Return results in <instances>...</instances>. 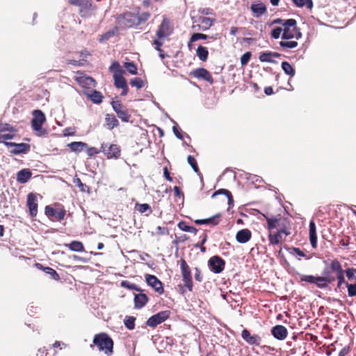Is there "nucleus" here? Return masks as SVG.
Wrapping results in <instances>:
<instances>
[{"label":"nucleus","instance_id":"338daca9","mask_svg":"<svg viewBox=\"0 0 356 356\" xmlns=\"http://www.w3.org/2000/svg\"><path fill=\"white\" fill-rule=\"evenodd\" d=\"M172 131L174 134L176 136V137L179 139H182L183 136L181 133L179 131V129L177 128V125L173 126Z\"/></svg>","mask_w":356,"mask_h":356},{"label":"nucleus","instance_id":"72a5a7b5","mask_svg":"<svg viewBox=\"0 0 356 356\" xmlns=\"http://www.w3.org/2000/svg\"><path fill=\"white\" fill-rule=\"evenodd\" d=\"M196 55L202 61H206L208 58L209 52L206 47L200 45L196 50Z\"/></svg>","mask_w":356,"mask_h":356},{"label":"nucleus","instance_id":"f03ea898","mask_svg":"<svg viewBox=\"0 0 356 356\" xmlns=\"http://www.w3.org/2000/svg\"><path fill=\"white\" fill-rule=\"evenodd\" d=\"M93 343L97 346L100 351H104L108 356L113 354V341L106 333L96 334L93 339Z\"/></svg>","mask_w":356,"mask_h":356},{"label":"nucleus","instance_id":"4468645a","mask_svg":"<svg viewBox=\"0 0 356 356\" xmlns=\"http://www.w3.org/2000/svg\"><path fill=\"white\" fill-rule=\"evenodd\" d=\"M45 214L49 217H54L58 221H61L65 216V210L64 209H56L50 206L45 207Z\"/></svg>","mask_w":356,"mask_h":356},{"label":"nucleus","instance_id":"9b49d317","mask_svg":"<svg viewBox=\"0 0 356 356\" xmlns=\"http://www.w3.org/2000/svg\"><path fill=\"white\" fill-rule=\"evenodd\" d=\"M147 284L151 286L159 294H163L164 289L162 282L155 276L152 275H147L145 277Z\"/></svg>","mask_w":356,"mask_h":356},{"label":"nucleus","instance_id":"4d7b16f0","mask_svg":"<svg viewBox=\"0 0 356 356\" xmlns=\"http://www.w3.org/2000/svg\"><path fill=\"white\" fill-rule=\"evenodd\" d=\"M345 273H346V275L347 277L348 278V280H353L355 279V275L356 273L355 268H347L346 270Z\"/></svg>","mask_w":356,"mask_h":356},{"label":"nucleus","instance_id":"69168bd1","mask_svg":"<svg viewBox=\"0 0 356 356\" xmlns=\"http://www.w3.org/2000/svg\"><path fill=\"white\" fill-rule=\"evenodd\" d=\"M277 232L282 236V234H284L285 236H289L290 234V232L284 227V226L282 225Z\"/></svg>","mask_w":356,"mask_h":356},{"label":"nucleus","instance_id":"473e14b6","mask_svg":"<svg viewBox=\"0 0 356 356\" xmlns=\"http://www.w3.org/2000/svg\"><path fill=\"white\" fill-rule=\"evenodd\" d=\"M284 249L291 255L296 256L299 257H305L307 259H309L310 257H307V255L304 253L303 251H302L298 248H289L287 246L284 247ZM298 259H300V258H298Z\"/></svg>","mask_w":356,"mask_h":356},{"label":"nucleus","instance_id":"864d4df0","mask_svg":"<svg viewBox=\"0 0 356 356\" xmlns=\"http://www.w3.org/2000/svg\"><path fill=\"white\" fill-rule=\"evenodd\" d=\"M187 161H188V164L191 166V168H193V170H194L195 172H196V173L199 172V168H198L197 162L193 156H192L191 155L188 156Z\"/></svg>","mask_w":356,"mask_h":356},{"label":"nucleus","instance_id":"412c9836","mask_svg":"<svg viewBox=\"0 0 356 356\" xmlns=\"http://www.w3.org/2000/svg\"><path fill=\"white\" fill-rule=\"evenodd\" d=\"M251 232L248 229L239 230L236 234V239L240 243H245L251 238Z\"/></svg>","mask_w":356,"mask_h":356},{"label":"nucleus","instance_id":"ea45409f","mask_svg":"<svg viewBox=\"0 0 356 356\" xmlns=\"http://www.w3.org/2000/svg\"><path fill=\"white\" fill-rule=\"evenodd\" d=\"M220 194L225 195L227 196V199H228L229 205V206L230 205H233L234 200H233L232 193L228 190L224 189V188L219 189V190H218L217 191H216L215 193H213L212 197H214L216 195H220Z\"/></svg>","mask_w":356,"mask_h":356},{"label":"nucleus","instance_id":"a18cd8bd","mask_svg":"<svg viewBox=\"0 0 356 356\" xmlns=\"http://www.w3.org/2000/svg\"><path fill=\"white\" fill-rule=\"evenodd\" d=\"M121 286L124 288H126V289H128L130 290H134V291H139V292L142 291L141 289L139 288L136 284L131 283L127 280L122 281Z\"/></svg>","mask_w":356,"mask_h":356},{"label":"nucleus","instance_id":"6ab92c4d","mask_svg":"<svg viewBox=\"0 0 356 356\" xmlns=\"http://www.w3.org/2000/svg\"><path fill=\"white\" fill-rule=\"evenodd\" d=\"M220 218V214H216L210 218L205 219H197L194 222L197 225H209L212 227L219 224Z\"/></svg>","mask_w":356,"mask_h":356},{"label":"nucleus","instance_id":"680f3d73","mask_svg":"<svg viewBox=\"0 0 356 356\" xmlns=\"http://www.w3.org/2000/svg\"><path fill=\"white\" fill-rule=\"evenodd\" d=\"M87 154L88 156L92 157L96 154H98L99 152H101L100 149H97L96 147H88L87 149Z\"/></svg>","mask_w":356,"mask_h":356},{"label":"nucleus","instance_id":"2f4dec72","mask_svg":"<svg viewBox=\"0 0 356 356\" xmlns=\"http://www.w3.org/2000/svg\"><path fill=\"white\" fill-rule=\"evenodd\" d=\"M72 152H81L84 148L88 147V145L83 142H72L67 145Z\"/></svg>","mask_w":356,"mask_h":356},{"label":"nucleus","instance_id":"49530a36","mask_svg":"<svg viewBox=\"0 0 356 356\" xmlns=\"http://www.w3.org/2000/svg\"><path fill=\"white\" fill-rule=\"evenodd\" d=\"M7 131L17 132V129L10 124H0V134H3Z\"/></svg>","mask_w":356,"mask_h":356},{"label":"nucleus","instance_id":"aec40b11","mask_svg":"<svg viewBox=\"0 0 356 356\" xmlns=\"http://www.w3.org/2000/svg\"><path fill=\"white\" fill-rule=\"evenodd\" d=\"M281 56V54L277 52L273 51H264L261 52L259 56V59L261 62L266 63H275L273 60L274 58H279Z\"/></svg>","mask_w":356,"mask_h":356},{"label":"nucleus","instance_id":"5701e85b","mask_svg":"<svg viewBox=\"0 0 356 356\" xmlns=\"http://www.w3.org/2000/svg\"><path fill=\"white\" fill-rule=\"evenodd\" d=\"M309 241L313 248L317 247V234L316 225L314 220H311L309 222Z\"/></svg>","mask_w":356,"mask_h":356},{"label":"nucleus","instance_id":"a211bd4d","mask_svg":"<svg viewBox=\"0 0 356 356\" xmlns=\"http://www.w3.org/2000/svg\"><path fill=\"white\" fill-rule=\"evenodd\" d=\"M76 81L81 86L87 89L95 86V81L92 77L88 76L86 75L81 74L79 76H76Z\"/></svg>","mask_w":356,"mask_h":356},{"label":"nucleus","instance_id":"c03bdc74","mask_svg":"<svg viewBox=\"0 0 356 356\" xmlns=\"http://www.w3.org/2000/svg\"><path fill=\"white\" fill-rule=\"evenodd\" d=\"M282 236L277 232L275 234H273L270 233L268 235V240L270 244L272 245H277L280 243L282 240Z\"/></svg>","mask_w":356,"mask_h":356},{"label":"nucleus","instance_id":"393cba45","mask_svg":"<svg viewBox=\"0 0 356 356\" xmlns=\"http://www.w3.org/2000/svg\"><path fill=\"white\" fill-rule=\"evenodd\" d=\"M214 21V19L204 16H200L197 19L199 26L202 31L208 30L213 24Z\"/></svg>","mask_w":356,"mask_h":356},{"label":"nucleus","instance_id":"bb28decb","mask_svg":"<svg viewBox=\"0 0 356 356\" xmlns=\"http://www.w3.org/2000/svg\"><path fill=\"white\" fill-rule=\"evenodd\" d=\"M35 267L40 270H42L46 274H48L51 276V277L54 280H60V276L58 273L50 267H43L41 264L37 263L35 264Z\"/></svg>","mask_w":356,"mask_h":356},{"label":"nucleus","instance_id":"c9c22d12","mask_svg":"<svg viewBox=\"0 0 356 356\" xmlns=\"http://www.w3.org/2000/svg\"><path fill=\"white\" fill-rule=\"evenodd\" d=\"M282 69L286 75L293 77L295 75V70L293 66L287 61L282 63Z\"/></svg>","mask_w":356,"mask_h":356},{"label":"nucleus","instance_id":"f8f14e48","mask_svg":"<svg viewBox=\"0 0 356 356\" xmlns=\"http://www.w3.org/2000/svg\"><path fill=\"white\" fill-rule=\"evenodd\" d=\"M324 277L316 276L314 284L320 289H325L327 287L328 284L334 282L335 277L330 276L328 273L325 270L323 272Z\"/></svg>","mask_w":356,"mask_h":356},{"label":"nucleus","instance_id":"0eeeda50","mask_svg":"<svg viewBox=\"0 0 356 356\" xmlns=\"http://www.w3.org/2000/svg\"><path fill=\"white\" fill-rule=\"evenodd\" d=\"M170 312L169 310L159 312L149 317L146 322V325L151 327H155L158 325L166 321L170 317Z\"/></svg>","mask_w":356,"mask_h":356},{"label":"nucleus","instance_id":"13d9d810","mask_svg":"<svg viewBox=\"0 0 356 356\" xmlns=\"http://www.w3.org/2000/svg\"><path fill=\"white\" fill-rule=\"evenodd\" d=\"M337 278L338 280V283H337L338 287H340L341 286V284H343V283H345V284L346 283L345 282V279H344V271L343 270L341 271L340 273H337Z\"/></svg>","mask_w":356,"mask_h":356},{"label":"nucleus","instance_id":"6e6552de","mask_svg":"<svg viewBox=\"0 0 356 356\" xmlns=\"http://www.w3.org/2000/svg\"><path fill=\"white\" fill-rule=\"evenodd\" d=\"M208 265L212 272L218 274L224 270L225 262L219 256H213L209 259Z\"/></svg>","mask_w":356,"mask_h":356},{"label":"nucleus","instance_id":"c756f323","mask_svg":"<svg viewBox=\"0 0 356 356\" xmlns=\"http://www.w3.org/2000/svg\"><path fill=\"white\" fill-rule=\"evenodd\" d=\"M264 217L267 221L268 223V229L272 230L273 229L280 228L282 225L280 224V219L277 218H270L266 215H264Z\"/></svg>","mask_w":356,"mask_h":356},{"label":"nucleus","instance_id":"cd10ccee","mask_svg":"<svg viewBox=\"0 0 356 356\" xmlns=\"http://www.w3.org/2000/svg\"><path fill=\"white\" fill-rule=\"evenodd\" d=\"M106 126L110 130L119 125L118 120L113 114H106L105 117Z\"/></svg>","mask_w":356,"mask_h":356},{"label":"nucleus","instance_id":"052dcab7","mask_svg":"<svg viewBox=\"0 0 356 356\" xmlns=\"http://www.w3.org/2000/svg\"><path fill=\"white\" fill-rule=\"evenodd\" d=\"M316 276L313 275H302L300 280L302 282H306L312 284H314Z\"/></svg>","mask_w":356,"mask_h":356},{"label":"nucleus","instance_id":"58836bf2","mask_svg":"<svg viewBox=\"0 0 356 356\" xmlns=\"http://www.w3.org/2000/svg\"><path fill=\"white\" fill-rule=\"evenodd\" d=\"M136 208L140 213H147L146 216H149L152 212L151 207L147 203L136 204Z\"/></svg>","mask_w":356,"mask_h":356},{"label":"nucleus","instance_id":"2eb2a0df","mask_svg":"<svg viewBox=\"0 0 356 356\" xmlns=\"http://www.w3.org/2000/svg\"><path fill=\"white\" fill-rule=\"evenodd\" d=\"M272 335L277 340H284L288 335L287 329L281 325H277L271 329Z\"/></svg>","mask_w":356,"mask_h":356},{"label":"nucleus","instance_id":"423d86ee","mask_svg":"<svg viewBox=\"0 0 356 356\" xmlns=\"http://www.w3.org/2000/svg\"><path fill=\"white\" fill-rule=\"evenodd\" d=\"M181 272L184 286L189 291L193 290V281L191 269L184 259H181Z\"/></svg>","mask_w":356,"mask_h":356},{"label":"nucleus","instance_id":"f257e3e1","mask_svg":"<svg viewBox=\"0 0 356 356\" xmlns=\"http://www.w3.org/2000/svg\"><path fill=\"white\" fill-rule=\"evenodd\" d=\"M282 35V40L279 45L282 50L287 51L295 49L298 44L295 40H299L302 38V33L300 29L297 27L296 20L294 19H288L284 24V27H275L271 30L270 36L273 39H279Z\"/></svg>","mask_w":356,"mask_h":356},{"label":"nucleus","instance_id":"6e6d98bb","mask_svg":"<svg viewBox=\"0 0 356 356\" xmlns=\"http://www.w3.org/2000/svg\"><path fill=\"white\" fill-rule=\"evenodd\" d=\"M346 286L348 289V296L353 297L356 296V284H352L346 282Z\"/></svg>","mask_w":356,"mask_h":356},{"label":"nucleus","instance_id":"1a4fd4ad","mask_svg":"<svg viewBox=\"0 0 356 356\" xmlns=\"http://www.w3.org/2000/svg\"><path fill=\"white\" fill-rule=\"evenodd\" d=\"M112 108L116 113L118 117L124 122H128L131 115L124 108L123 105L119 101H113L111 102Z\"/></svg>","mask_w":356,"mask_h":356},{"label":"nucleus","instance_id":"3c124183","mask_svg":"<svg viewBox=\"0 0 356 356\" xmlns=\"http://www.w3.org/2000/svg\"><path fill=\"white\" fill-rule=\"evenodd\" d=\"M7 132H8L7 134H0V143L4 144V143H8L6 140L13 139L15 137V134H16V132H13V131H7Z\"/></svg>","mask_w":356,"mask_h":356},{"label":"nucleus","instance_id":"09e8293b","mask_svg":"<svg viewBox=\"0 0 356 356\" xmlns=\"http://www.w3.org/2000/svg\"><path fill=\"white\" fill-rule=\"evenodd\" d=\"M330 268L332 271L336 272L337 273L343 270L341 263L336 259L331 261Z\"/></svg>","mask_w":356,"mask_h":356},{"label":"nucleus","instance_id":"9d476101","mask_svg":"<svg viewBox=\"0 0 356 356\" xmlns=\"http://www.w3.org/2000/svg\"><path fill=\"white\" fill-rule=\"evenodd\" d=\"M4 145L8 147H13L10 152L15 155L26 154L30 150V145L27 143H4Z\"/></svg>","mask_w":356,"mask_h":356},{"label":"nucleus","instance_id":"7c9ffc66","mask_svg":"<svg viewBox=\"0 0 356 356\" xmlns=\"http://www.w3.org/2000/svg\"><path fill=\"white\" fill-rule=\"evenodd\" d=\"M251 10L257 16L259 17L266 12V7L264 3H252Z\"/></svg>","mask_w":356,"mask_h":356},{"label":"nucleus","instance_id":"39448f33","mask_svg":"<svg viewBox=\"0 0 356 356\" xmlns=\"http://www.w3.org/2000/svg\"><path fill=\"white\" fill-rule=\"evenodd\" d=\"M100 151L103 152L108 159H118L120 156V149L116 144L104 143L101 145Z\"/></svg>","mask_w":356,"mask_h":356},{"label":"nucleus","instance_id":"20e7f679","mask_svg":"<svg viewBox=\"0 0 356 356\" xmlns=\"http://www.w3.org/2000/svg\"><path fill=\"white\" fill-rule=\"evenodd\" d=\"M33 118L31 120V127L36 132L37 136H42L46 134V130L42 129V125L46 120L45 115L40 110H35L33 112Z\"/></svg>","mask_w":356,"mask_h":356},{"label":"nucleus","instance_id":"bf43d9fd","mask_svg":"<svg viewBox=\"0 0 356 356\" xmlns=\"http://www.w3.org/2000/svg\"><path fill=\"white\" fill-rule=\"evenodd\" d=\"M250 56H251L250 52H246L244 54H243L242 56L241 57V65H246L248 63V61L250 60Z\"/></svg>","mask_w":356,"mask_h":356},{"label":"nucleus","instance_id":"f704fd0d","mask_svg":"<svg viewBox=\"0 0 356 356\" xmlns=\"http://www.w3.org/2000/svg\"><path fill=\"white\" fill-rule=\"evenodd\" d=\"M109 70L113 74V75H122L125 72L118 61L112 63L109 67Z\"/></svg>","mask_w":356,"mask_h":356},{"label":"nucleus","instance_id":"5fc2aeb1","mask_svg":"<svg viewBox=\"0 0 356 356\" xmlns=\"http://www.w3.org/2000/svg\"><path fill=\"white\" fill-rule=\"evenodd\" d=\"M69 1L72 5L79 6L81 7L80 13L82 16L86 17L88 15V11L83 8L81 0H69Z\"/></svg>","mask_w":356,"mask_h":356},{"label":"nucleus","instance_id":"c85d7f7f","mask_svg":"<svg viewBox=\"0 0 356 356\" xmlns=\"http://www.w3.org/2000/svg\"><path fill=\"white\" fill-rule=\"evenodd\" d=\"M65 246L73 252H82L85 251L83 244L79 241H72L69 244H65Z\"/></svg>","mask_w":356,"mask_h":356},{"label":"nucleus","instance_id":"de8ad7c7","mask_svg":"<svg viewBox=\"0 0 356 356\" xmlns=\"http://www.w3.org/2000/svg\"><path fill=\"white\" fill-rule=\"evenodd\" d=\"M131 87H135L137 89H140L144 86V82L140 77H135L130 81Z\"/></svg>","mask_w":356,"mask_h":356},{"label":"nucleus","instance_id":"b1692460","mask_svg":"<svg viewBox=\"0 0 356 356\" xmlns=\"http://www.w3.org/2000/svg\"><path fill=\"white\" fill-rule=\"evenodd\" d=\"M32 173L28 168L22 169L17 173V181L20 184L26 183L31 177Z\"/></svg>","mask_w":356,"mask_h":356},{"label":"nucleus","instance_id":"ddd939ff","mask_svg":"<svg viewBox=\"0 0 356 356\" xmlns=\"http://www.w3.org/2000/svg\"><path fill=\"white\" fill-rule=\"evenodd\" d=\"M241 337L246 343L252 346H259L261 341V338L259 335H252L246 329L242 331Z\"/></svg>","mask_w":356,"mask_h":356},{"label":"nucleus","instance_id":"e433bc0d","mask_svg":"<svg viewBox=\"0 0 356 356\" xmlns=\"http://www.w3.org/2000/svg\"><path fill=\"white\" fill-rule=\"evenodd\" d=\"M114 85L118 88H122L127 86L126 79L122 75H113Z\"/></svg>","mask_w":356,"mask_h":356},{"label":"nucleus","instance_id":"e2e57ef3","mask_svg":"<svg viewBox=\"0 0 356 356\" xmlns=\"http://www.w3.org/2000/svg\"><path fill=\"white\" fill-rule=\"evenodd\" d=\"M157 233L161 235H165L168 234V229L165 227L158 226L156 227Z\"/></svg>","mask_w":356,"mask_h":356},{"label":"nucleus","instance_id":"8fccbe9b","mask_svg":"<svg viewBox=\"0 0 356 356\" xmlns=\"http://www.w3.org/2000/svg\"><path fill=\"white\" fill-rule=\"evenodd\" d=\"M124 67L131 74H137V67L133 62H125Z\"/></svg>","mask_w":356,"mask_h":356},{"label":"nucleus","instance_id":"f3484780","mask_svg":"<svg viewBox=\"0 0 356 356\" xmlns=\"http://www.w3.org/2000/svg\"><path fill=\"white\" fill-rule=\"evenodd\" d=\"M192 74L195 78L202 79L210 83H213V79L211 74L207 70L204 68H197L192 72Z\"/></svg>","mask_w":356,"mask_h":356},{"label":"nucleus","instance_id":"0e129e2a","mask_svg":"<svg viewBox=\"0 0 356 356\" xmlns=\"http://www.w3.org/2000/svg\"><path fill=\"white\" fill-rule=\"evenodd\" d=\"M195 279L196 281L201 282L202 281V277L201 275V271L198 268H195Z\"/></svg>","mask_w":356,"mask_h":356},{"label":"nucleus","instance_id":"79ce46f5","mask_svg":"<svg viewBox=\"0 0 356 356\" xmlns=\"http://www.w3.org/2000/svg\"><path fill=\"white\" fill-rule=\"evenodd\" d=\"M135 317L127 316L124 320L125 327L129 330H134L135 327Z\"/></svg>","mask_w":356,"mask_h":356},{"label":"nucleus","instance_id":"a878e982","mask_svg":"<svg viewBox=\"0 0 356 356\" xmlns=\"http://www.w3.org/2000/svg\"><path fill=\"white\" fill-rule=\"evenodd\" d=\"M148 298L145 293H138L134 296V307L136 309L143 308L148 302Z\"/></svg>","mask_w":356,"mask_h":356},{"label":"nucleus","instance_id":"7ed1b4c3","mask_svg":"<svg viewBox=\"0 0 356 356\" xmlns=\"http://www.w3.org/2000/svg\"><path fill=\"white\" fill-rule=\"evenodd\" d=\"M172 33V29L170 26L169 20L164 18L156 31L157 38L154 40V44L156 45L155 49L158 51H161V47L163 44V40L170 35Z\"/></svg>","mask_w":356,"mask_h":356},{"label":"nucleus","instance_id":"4be33fe9","mask_svg":"<svg viewBox=\"0 0 356 356\" xmlns=\"http://www.w3.org/2000/svg\"><path fill=\"white\" fill-rule=\"evenodd\" d=\"M83 92L94 104H99L102 102L103 95L100 92L95 90H91L84 91Z\"/></svg>","mask_w":356,"mask_h":356},{"label":"nucleus","instance_id":"4c0bfd02","mask_svg":"<svg viewBox=\"0 0 356 356\" xmlns=\"http://www.w3.org/2000/svg\"><path fill=\"white\" fill-rule=\"evenodd\" d=\"M177 227L181 231L193 233L195 234L197 232V229L195 227L188 225L185 221H180L178 223Z\"/></svg>","mask_w":356,"mask_h":356},{"label":"nucleus","instance_id":"a19ab883","mask_svg":"<svg viewBox=\"0 0 356 356\" xmlns=\"http://www.w3.org/2000/svg\"><path fill=\"white\" fill-rule=\"evenodd\" d=\"M294 4L300 8L306 6L308 9L311 10L313 8L312 0H292Z\"/></svg>","mask_w":356,"mask_h":356},{"label":"nucleus","instance_id":"dca6fc26","mask_svg":"<svg viewBox=\"0 0 356 356\" xmlns=\"http://www.w3.org/2000/svg\"><path fill=\"white\" fill-rule=\"evenodd\" d=\"M27 206L31 216L33 217L35 216L38 213V199L35 194L29 193L27 195Z\"/></svg>","mask_w":356,"mask_h":356},{"label":"nucleus","instance_id":"603ef678","mask_svg":"<svg viewBox=\"0 0 356 356\" xmlns=\"http://www.w3.org/2000/svg\"><path fill=\"white\" fill-rule=\"evenodd\" d=\"M116 33V30H110L107 32H106L105 33L102 34L99 38V42H104L108 40H109L111 38H112L113 36L115 35Z\"/></svg>","mask_w":356,"mask_h":356},{"label":"nucleus","instance_id":"774afa93","mask_svg":"<svg viewBox=\"0 0 356 356\" xmlns=\"http://www.w3.org/2000/svg\"><path fill=\"white\" fill-rule=\"evenodd\" d=\"M286 19H283L281 18H277L275 19L272 22L271 24H280L281 25L280 27H284V24L286 22Z\"/></svg>","mask_w":356,"mask_h":356},{"label":"nucleus","instance_id":"37998d69","mask_svg":"<svg viewBox=\"0 0 356 356\" xmlns=\"http://www.w3.org/2000/svg\"><path fill=\"white\" fill-rule=\"evenodd\" d=\"M207 38H209V35H207L206 34L200 33H194L192 35V36L190 39V41L188 43V46L189 48H191V45L192 42H194L199 40H207Z\"/></svg>","mask_w":356,"mask_h":356}]
</instances>
